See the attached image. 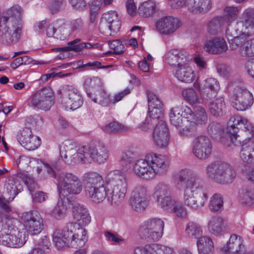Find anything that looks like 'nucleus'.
<instances>
[{"label":"nucleus","instance_id":"obj_1","mask_svg":"<svg viewBox=\"0 0 254 254\" xmlns=\"http://www.w3.org/2000/svg\"><path fill=\"white\" fill-rule=\"evenodd\" d=\"M72 209L75 222L67 223L63 229H57L53 234V241L58 249L82 247L88 241L87 231L84 228L91 222L87 209L76 203Z\"/></svg>","mask_w":254,"mask_h":254},{"label":"nucleus","instance_id":"obj_2","mask_svg":"<svg viewBox=\"0 0 254 254\" xmlns=\"http://www.w3.org/2000/svg\"><path fill=\"white\" fill-rule=\"evenodd\" d=\"M127 190L126 176L119 170H113L106 175L105 184L85 190V193L95 203L102 202L107 198L111 204L119 205L125 199Z\"/></svg>","mask_w":254,"mask_h":254},{"label":"nucleus","instance_id":"obj_3","mask_svg":"<svg viewBox=\"0 0 254 254\" xmlns=\"http://www.w3.org/2000/svg\"><path fill=\"white\" fill-rule=\"evenodd\" d=\"M178 179L183 183L184 204L194 210L202 208L207 202L208 194L204 185L196 175L191 170L183 169L179 172Z\"/></svg>","mask_w":254,"mask_h":254},{"label":"nucleus","instance_id":"obj_4","mask_svg":"<svg viewBox=\"0 0 254 254\" xmlns=\"http://www.w3.org/2000/svg\"><path fill=\"white\" fill-rule=\"evenodd\" d=\"M205 173L209 179L221 185L232 183L236 177L233 168L230 164L221 161L209 164L205 169Z\"/></svg>","mask_w":254,"mask_h":254},{"label":"nucleus","instance_id":"obj_5","mask_svg":"<svg viewBox=\"0 0 254 254\" xmlns=\"http://www.w3.org/2000/svg\"><path fill=\"white\" fill-rule=\"evenodd\" d=\"M57 188L60 197L68 200L65 198L67 195H78L83 190L82 183L79 178L75 174L62 172L59 173L57 177Z\"/></svg>","mask_w":254,"mask_h":254},{"label":"nucleus","instance_id":"obj_6","mask_svg":"<svg viewBox=\"0 0 254 254\" xmlns=\"http://www.w3.org/2000/svg\"><path fill=\"white\" fill-rule=\"evenodd\" d=\"M61 157L64 161L70 165L78 163H88L87 145H83L78 149H73L68 143H63L60 147Z\"/></svg>","mask_w":254,"mask_h":254},{"label":"nucleus","instance_id":"obj_7","mask_svg":"<svg viewBox=\"0 0 254 254\" xmlns=\"http://www.w3.org/2000/svg\"><path fill=\"white\" fill-rule=\"evenodd\" d=\"M19 227H23L31 236L39 234L44 229L43 219L37 211L31 210L21 214Z\"/></svg>","mask_w":254,"mask_h":254},{"label":"nucleus","instance_id":"obj_8","mask_svg":"<svg viewBox=\"0 0 254 254\" xmlns=\"http://www.w3.org/2000/svg\"><path fill=\"white\" fill-rule=\"evenodd\" d=\"M164 222L159 218H150L140 226L139 232L145 238L158 241L163 236Z\"/></svg>","mask_w":254,"mask_h":254},{"label":"nucleus","instance_id":"obj_9","mask_svg":"<svg viewBox=\"0 0 254 254\" xmlns=\"http://www.w3.org/2000/svg\"><path fill=\"white\" fill-rule=\"evenodd\" d=\"M57 94L62 98V102L66 110H75L83 104V99L78 91L71 86L66 85L60 88Z\"/></svg>","mask_w":254,"mask_h":254},{"label":"nucleus","instance_id":"obj_10","mask_svg":"<svg viewBox=\"0 0 254 254\" xmlns=\"http://www.w3.org/2000/svg\"><path fill=\"white\" fill-rule=\"evenodd\" d=\"M31 103L36 109L49 111L54 104L53 91L49 87H45L38 90L31 98Z\"/></svg>","mask_w":254,"mask_h":254},{"label":"nucleus","instance_id":"obj_11","mask_svg":"<svg viewBox=\"0 0 254 254\" xmlns=\"http://www.w3.org/2000/svg\"><path fill=\"white\" fill-rule=\"evenodd\" d=\"M146 188L141 185L137 186L132 190L129 199L131 208L136 212H142L149 204Z\"/></svg>","mask_w":254,"mask_h":254},{"label":"nucleus","instance_id":"obj_12","mask_svg":"<svg viewBox=\"0 0 254 254\" xmlns=\"http://www.w3.org/2000/svg\"><path fill=\"white\" fill-rule=\"evenodd\" d=\"M232 106L239 111L249 109L254 103L252 93L245 88L239 87L235 89L231 97Z\"/></svg>","mask_w":254,"mask_h":254},{"label":"nucleus","instance_id":"obj_13","mask_svg":"<svg viewBox=\"0 0 254 254\" xmlns=\"http://www.w3.org/2000/svg\"><path fill=\"white\" fill-rule=\"evenodd\" d=\"M192 150L194 155L200 160H205L210 155L212 146L208 137L200 135L195 137L192 142Z\"/></svg>","mask_w":254,"mask_h":254},{"label":"nucleus","instance_id":"obj_14","mask_svg":"<svg viewBox=\"0 0 254 254\" xmlns=\"http://www.w3.org/2000/svg\"><path fill=\"white\" fill-rule=\"evenodd\" d=\"M244 35L234 37L230 42V48L232 50L239 48V53L243 56L254 57V38L246 40Z\"/></svg>","mask_w":254,"mask_h":254},{"label":"nucleus","instance_id":"obj_15","mask_svg":"<svg viewBox=\"0 0 254 254\" xmlns=\"http://www.w3.org/2000/svg\"><path fill=\"white\" fill-rule=\"evenodd\" d=\"M147 156L153 178L157 175L163 174L167 171L170 163L165 156L153 153L148 154Z\"/></svg>","mask_w":254,"mask_h":254},{"label":"nucleus","instance_id":"obj_16","mask_svg":"<svg viewBox=\"0 0 254 254\" xmlns=\"http://www.w3.org/2000/svg\"><path fill=\"white\" fill-rule=\"evenodd\" d=\"M121 25V21L118 19L116 12L111 11L104 13L102 15L99 24V29L103 33L108 34V31L114 33L118 32Z\"/></svg>","mask_w":254,"mask_h":254},{"label":"nucleus","instance_id":"obj_17","mask_svg":"<svg viewBox=\"0 0 254 254\" xmlns=\"http://www.w3.org/2000/svg\"><path fill=\"white\" fill-rule=\"evenodd\" d=\"M154 144L159 148H166L169 141V130L167 125L163 121H160L156 125L152 133Z\"/></svg>","mask_w":254,"mask_h":254},{"label":"nucleus","instance_id":"obj_18","mask_svg":"<svg viewBox=\"0 0 254 254\" xmlns=\"http://www.w3.org/2000/svg\"><path fill=\"white\" fill-rule=\"evenodd\" d=\"M30 127H27L20 130L17 135V140L19 144L29 150L37 149L40 145V138L32 134Z\"/></svg>","mask_w":254,"mask_h":254},{"label":"nucleus","instance_id":"obj_19","mask_svg":"<svg viewBox=\"0 0 254 254\" xmlns=\"http://www.w3.org/2000/svg\"><path fill=\"white\" fill-rule=\"evenodd\" d=\"M89 163L91 161L99 164L105 162L109 157V151L104 146L99 143H91L87 145Z\"/></svg>","mask_w":254,"mask_h":254},{"label":"nucleus","instance_id":"obj_20","mask_svg":"<svg viewBox=\"0 0 254 254\" xmlns=\"http://www.w3.org/2000/svg\"><path fill=\"white\" fill-rule=\"evenodd\" d=\"M153 197L157 205L162 208L174 197L171 194L169 186L164 182H159L154 187Z\"/></svg>","mask_w":254,"mask_h":254},{"label":"nucleus","instance_id":"obj_21","mask_svg":"<svg viewBox=\"0 0 254 254\" xmlns=\"http://www.w3.org/2000/svg\"><path fill=\"white\" fill-rule=\"evenodd\" d=\"M180 26L179 20L171 16L161 17L155 23L156 30L160 33L165 35L174 33Z\"/></svg>","mask_w":254,"mask_h":254},{"label":"nucleus","instance_id":"obj_22","mask_svg":"<svg viewBox=\"0 0 254 254\" xmlns=\"http://www.w3.org/2000/svg\"><path fill=\"white\" fill-rule=\"evenodd\" d=\"M221 250L224 254H242L247 251L243 239L236 234L231 235L226 244Z\"/></svg>","mask_w":254,"mask_h":254},{"label":"nucleus","instance_id":"obj_23","mask_svg":"<svg viewBox=\"0 0 254 254\" xmlns=\"http://www.w3.org/2000/svg\"><path fill=\"white\" fill-rule=\"evenodd\" d=\"M133 254H175V253L172 247L159 244H152L136 247Z\"/></svg>","mask_w":254,"mask_h":254},{"label":"nucleus","instance_id":"obj_24","mask_svg":"<svg viewBox=\"0 0 254 254\" xmlns=\"http://www.w3.org/2000/svg\"><path fill=\"white\" fill-rule=\"evenodd\" d=\"M190 113V108L187 106H176L170 110L169 118L172 125L177 127L185 121L188 122V114Z\"/></svg>","mask_w":254,"mask_h":254},{"label":"nucleus","instance_id":"obj_25","mask_svg":"<svg viewBox=\"0 0 254 254\" xmlns=\"http://www.w3.org/2000/svg\"><path fill=\"white\" fill-rule=\"evenodd\" d=\"M148 161L147 154L145 155L144 158H140L135 160L132 165L131 170L132 172L137 176L145 179H153V177Z\"/></svg>","mask_w":254,"mask_h":254},{"label":"nucleus","instance_id":"obj_26","mask_svg":"<svg viewBox=\"0 0 254 254\" xmlns=\"http://www.w3.org/2000/svg\"><path fill=\"white\" fill-rule=\"evenodd\" d=\"M239 22L242 25L244 34L249 36L254 34V8H246L242 13Z\"/></svg>","mask_w":254,"mask_h":254},{"label":"nucleus","instance_id":"obj_27","mask_svg":"<svg viewBox=\"0 0 254 254\" xmlns=\"http://www.w3.org/2000/svg\"><path fill=\"white\" fill-rule=\"evenodd\" d=\"M204 49L212 54H220L228 50L225 39L221 37H216L207 40L204 45Z\"/></svg>","mask_w":254,"mask_h":254},{"label":"nucleus","instance_id":"obj_28","mask_svg":"<svg viewBox=\"0 0 254 254\" xmlns=\"http://www.w3.org/2000/svg\"><path fill=\"white\" fill-rule=\"evenodd\" d=\"M164 210L174 214L175 216L185 218L188 215L187 209L185 207L183 203L179 199L173 197L166 206L162 208Z\"/></svg>","mask_w":254,"mask_h":254},{"label":"nucleus","instance_id":"obj_29","mask_svg":"<svg viewBox=\"0 0 254 254\" xmlns=\"http://www.w3.org/2000/svg\"><path fill=\"white\" fill-rule=\"evenodd\" d=\"M175 76L179 80L185 83H191L195 78V73L188 62L177 67Z\"/></svg>","mask_w":254,"mask_h":254},{"label":"nucleus","instance_id":"obj_30","mask_svg":"<svg viewBox=\"0 0 254 254\" xmlns=\"http://www.w3.org/2000/svg\"><path fill=\"white\" fill-rule=\"evenodd\" d=\"M165 61L170 65H177V67L188 61V57L181 50L174 49L168 51L165 55Z\"/></svg>","mask_w":254,"mask_h":254},{"label":"nucleus","instance_id":"obj_31","mask_svg":"<svg viewBox=\"0 0 254 254\" xmlns=\"http://www.w3.org/2000/svg\"><path fill=\"white\" fill-rule=\"evenodd\" d=\"M194 87L197 88L200 93L204 97L208 96V92H217L220 89V85L217 80L214 78L209 77L205 79L202 87H200L198 83H194Z\"/></svg>","mask_w":254,"mask_h":254},{"label":"nucleus","instance_id":"obj_32","mask_svg":"<svg viewBox=\"0 0 254 254\" xmlns=\"http://www.w3.org/2000/svg\"><path fill=\"white\" fill-rule=\"evenodd\" d=\"M207 121V115L204 110L201 107H195L194 111L190 109V113L188 114V123L190 124L203 125Z\"/></svg>","mask_w":254,"mask_h":254},{"label":"nucleus","instance_id":"obj_33","mask_svg":"<svg viewBox=\"0 0 254 254\" xmlns=\"http://www.w3.org/2000/svg\"><path fill=\"white\" fill-rule=\"evenodd\" d=\"M83 181L86 185V190L105 184V179L100 174L94 171L85 173L83 176Z\"/></svg>","mask_w":254,"mask_h":254},{"label":"nucleus","instance_id":"obj_34","mask_svg":"<svg viewBox=\"0 0 254 254\" xmlns=\"http://www.w3.org/2000/svg\"><path fill=\"white\" fill-rule=\"evenodd\" d=\"M196 245L199 254H214V243L209 237H200L197 240Z\"/></svg>","mask_w":254,"mask_h":254},{"label":"nucleus","instance_id":"obj_35","mask_svg":"<svg viewBox=\"0 0 254 254\" xmlns=\"http://www.w3.org/2000/svg\"><path fill=\"white\" fill-rule=\"evenodd\" d=\"M188 7L194 13H205L211 8L210 0H188Z\"/></svg>","mask_w":254,"mask_h":254},{"label":"nucleus","instance_id":"obj_36","mask_svg":"<svg viewBox=\"0 0 254 254\" xmlns=\"http://www.w3.org/2000/svg\"><path fill=\"white\" fill-rule=\"evenodd\" d=\"M208 108L210 113L214 116H222L225 112V103L223 98L217 97L208 104Z\"/></svg>","mask_w":254,"mask_h":254},{"label":"nucleus","instance_id":"obj_37","mask_svg":"<svg viewBox=\"0 0 254 254\" xmlns=\"http://www.w3.org/2000/svg\"><path fill=\"white\" fill-rule=\"evenodd\" d=\"M239 13V9L236 6H226L223 10V14L221 16L227 26L226 34L229 39V26L233 22Z\"/></svg>","mask_w":254,"mask_h":254},{"label":"nucleus","instance_id":"obj_38","mask_svg":"<svg viewBox=\"0 0 254 254\" xmlns=\"http://www.w3.org/2000/svg\"><path fill=\"white\" fill-rule=\"evenodd\" d=\"M101 129L106 134H115L127 131L129 130V128L117 122H112L103 125Z\"/></svg>","mask_w":254,"mask_h":254},{"label":"nucleus","instance_id":"obj_39","mask_svg":"<svg viewBox=\"0 0 254 254\" xmlns=\"http://www.w3.org/2000/svg\"><path fill=\"white\" fill-rule=\"evenodd\" d=\"M208 229L213 235L222 233L225 230L223 219L218 216L211 217L208 222Z\"/></svg>","mask_w":254,"mask_h":254},{"label":"nucleus","instance_id":"obj_40","mask_svg":"<svg viewBox=\"0 0 254 254\" xmlns=\"http://www.w3.org/2000/svg\"><path fill=\"white\" fill-rule=\"evenodd\" d=\"M51 242L47 236H43L38 240L35 246L32 249L29 254H45L50 250Z\"/></svg>","mask_w":254,"mask_h":254},{"label":"nucleus","instance_id":"obj_41","mask_svg":"<svg viewBox=\"0 0 254 254\" xmlns=\"http://www.w3.org/2000/svg\"><path fill=\"white\" fill-rule=\"evenodd\" d=\"M240 156L245 162L251 163L254 160V140H252L247 145L242 147Z\"/></svg>","mask_w":254,"mask_h":254},{"label":"nucleus","instance_id":"obj_42","mask_svg":"<svg viewBox=\"0 0 254 254\" xmlns=\"http://www.w3.org/2000/svg\"><path fill=\"white\" fill-rule=\"evenodd\" d=\"M239 197L241 203L247 206L254 205V190L251 188L242 189L239 191Z\"/></svg>","mask_w":254,"mask_h":254},{"label":"nucleus","instance_id":"obj_43","mask_svg":"<svg viewBox=\"0 0 254 254\" xmlns=\"http://www.w3.org/2000/svg\"><path fill=\"white\" fill-rule=\"evenodd\" d=\"M157 9L155 1L148 0L142 2L138 8V12L142 16L148 17L153 15Z\"/></svg>","mask_w":254,"mask_h":254},{"label":"nucleus","instance_id":"obj_44","mask_svg":"<svg viewBox=\"0 0 254 254\" xmlns=\"http://www.w3.org/2000/svg\"><path fill=\"white\" fill-rule=\"evenodd\" d=\"M185 231L189 237L195 239H198L203 233L201 226L194 222H189L187 224Z\"/></svg>","mask_w":254,"mask_h":254},{"label":"nucleus","instance_id":"obj_45","mask_svg":"<svg viewBox=\"0 0 254 254\" xmlns=\"http://www.w3.org/2000/svg\"><path fill=\"white\" fill-rule=\"evenodd\" d=\"M223 19L220 17H217L211 20L207 26V31L211 34H215L222 27L225 25Z\"/></svg>","mask_w":254,"mask_h":254},{"label":"nucleus","instance_id":"obj_46","mask_svg":"<svg viewBox=\"0 0 254 254\" xmlns=\"http://www.w3.org/2000/svg\"><path fill=\"white\" fill-rule=\"evenodd\" d=\"M66 199L60 197L57 205L52 211V215L57 219L64 218L65 215L66 207L64 203Z\"/></svg>","mask_w":254,"mask_h":254},{"label":"nucleus","instance_id":"obj_47","mask_svg":"<svg viewBox=\"0 0 254 254\" xmlns=\"http://www.w3.org/2000/svg\"><path fill=\"white\" fill-rule=\"evenodd\" d=\"M16 13V7L12 6L4 11L2 13V17L0 18L5 23H7L8 26L10 25V23H12L13 27V32H16V28L14 27L15 22V15Z\"/></svg>","mask_w":254,"mask_h":254},{"label":"nucleus","instance_id":"obj_48","mask_svg":"<svg viewBox=\"0 0 254 254\" xmlns=\"http://www.w3.org/2000/svg\"><path fill=\"white\" fill-rule=\"evenodd\" d=\"M91 98L94 102L105 107L107 106L111 101L110 95L102 88L98 91L95 97Z\"/></svg>","mask_w":254,"mask_h":254},{"label":"nucleus","instance_id":"obj_49","mask_svg":"<svg viewBox=\"0 0 254 254\" xmlns=\"http://www.w3.org/2000/svg\"><path fill=\"white\" fill-rule=\"evenodd\" d=\"M243 118L235 115L231 117L227 123V131L229 133H236L238 131V126L242 124Z\"/></svg>","mask_w":254,"mask_h":254},{"label":"nucleus","instance_id":"obj_50","mask_svg":"<svg viewBox=\"0 0 254 254\" xmlns=\"http://www.w3.org/2000/svg\"><path fill=\"white\" fill-rule=\"evenodd\" d=\"M223 204V198L220 194H214L210 198L209 207L211 210L214 211H219L222 208Z\"/></svg>","mask_w":254,"mask_h":254},{"label":"nucleus","instance_id":"obj_51","mask_svg":"<svg viewBox=\"0 0 254 254\" xmlns=\"http://www.w3.org/2000/svg\"><path fill=\"white\" fill-rule=\"evenodd\" d=\"M17 178L21 180L26 185L31 194L34 193L35 190L38 188L37 184L35 183L33 179L26 175L17 174Z\"/></svg>","mask_w":254,"mask_h":254},{"label":"nucleus","instance_id":"obj_52","mask_svg":"<svg viewBox=\"0 0 254 254\" xmlns=\"http://www.w3.org/2000/svg\"><path fill=\"white\" fill-rule=\"evenodd\" d=\"M28 163H29L32 165H38L36 167H34V169H36L38 174H39L41 173L42 170V166H45V164L41 160L38 159H33L32 161H30L29 158L25 156H22L19 157L18 162L19 164L23 165V164H25L27 165Z\"/></svg>","mask_w":254,"mask_h":254},{"label":"nucleus","instance_id":"obj_53","mask_svg":"<svg viewBox=\"0 0 254 254\" xmlns=\"http://www.w3.org/2000/svg\"><path fill=\"white\" fill-rule=\"evenodd\" d=\"M24 12L22 8L17 6V40L20 38L24 25Z\"/></svg>","mask_w":254,"mask_h":254},{"label":"nucleus","instance_id":"obj_54","mask_svg":"<svg viewBox=\"0 0 254 254\" xmlns=\"http://www.w3.org/2000/svg\"><path fill=\"white\" fill-rule=\"evenodd\" d=\"M134 155L130 152L123 153L119 160V164L124 168H127L134 162Z\"/></svg>","mask_w":254,"mask_h":254},{"label":"nucleus","instance_id":"obj_55","mask_svg":"<svg viewBox=\"0 0 254 254\" xmlns=\"http://www.w3.org/2000/svg\"><path fill=\"white\" fill-rule=\"evenodd\" d=\"M72 33V30L69 24H64L59 27L56 33V37L60 40H64Z\"/></svg>","mask_w":254,"mask_h":254},{"label":"nucleus","instance_id":"obj_56","mask_svg":"<svg viewBox=\"0 0 254 254\" xmlns=\"http://www.w3.org/2000/svg\"><path fill=\"white\" fill-rule=\"evenodd\" d=\"M231 135V142L236 146H241L242 147L244 145H247L251 140V137H246L245 139L237 135L236 133H229Z\"/></svg>","mask_w":254,"mask_h":254},{"label":"nucleus","instance_id":"obj_57","mask_svg":"<svg viewBox=\"0 0 254 254\" xmlns=\"http://www.w3.org/2000/svg\"><path fill=\"white\" fill-rule=\"evenodd\" d=\"M17 235V247L23 246L28 240L29 233L26 231L23 227H19Z\"/></svg>","mask_w":254,"mask_h":254},{"label":"nucleus","instance_id":"obj_58","mask_svg":"<svg viewBox=\"0 0 254 254\" xmlns=\"http://www.w3.org/2000/svg\"><path fill=\"white\" fill-rule=\"evenodd\" d=\"M182 94L185 100L190 104H194L198 100L197 95L192 88H188L184 90Z\"/></svg>","mask_w":254,"mask_h":254},{"label":"nucleus","instance_id":"obj_59","mask_svg":"<svg viewBox=\"0 0 254 254\" xmlns=\"http://www.w3.org/2000/svg\"><path fill=\"white\" fill-rule=\"evenodd\" d=\"M108 45L111 49L114 51V54L121 55L124 53L125 47L120 40L109 41Z\"/></svg>","mask_w":254,"mask_h":254},{"label":"nucleus","instance_id":"obj_60","mask_svg":"<svg viewBox=\"0 0 254 254\" xmlns=\"http://www.w3.org/2000/svg\"><path fill=\"white\" fill-rule=\"evenodd\" d=\"M242 125L244 127V132L242 136L251 137V140L254 139V126L247 119L243 118Z\"/></svg>","mask_w":254,"mask_h":254},{"label":"nucleus","instance_id":"obj_61","mask_svg":"<svg viewBox=\"0 0 254 254\" xmlns=\"http://www.w3.org/2000/svg\"><path fill=\"white\" fill-rule=\"evenodd\" d=\"M26 122L30 126L35 127H41L44 123L43 119L38 115L28 117L26 120Z\"/></svg>","mask_w":254,"mask_h":254},{"label":"nucleus","instance_id":"obj_62","mask_svg":"<svg viewBox=\"0 0 254 254\" xmlns=\"http://www.w3.org/2000/svg\"><path fill=\"white\" fill-rule=\"evenodd\" d=\"M16 237L13 235H7L0 239V243L5 246L15 248Z\"/></svg>","mask_w":254,"mask_h":254},{"label":"nucleus","instance_id":"obj_63","mask_svg":"<svg viewBox=\"0 0 254 254\" xmlns=\"http://www.w3.org/2000/svg\"><path fill=\"white\" fill-rule=\"evenodd\" d=\"M148 107L152 106H162L163 105L158 98V97L153 92L151 91L148 92Z\"/></svg>","mask_w":254,"mask_h":254},{"label":"nucleus","instance_id":"obj_64","mask_svg":"<svg viewBox=\"0 0 254 254\" xmlns=\"http://www.w3.org/2000/svg\"><path fill=\"white\" fill-rule=\"evenodd\" d=\"M222 130V126L221 124L216 123H211L207 128V131L209 134L212 136L219 133Z\"/></svg>","mask_w":254,"mask_h":254}]
</instances>
